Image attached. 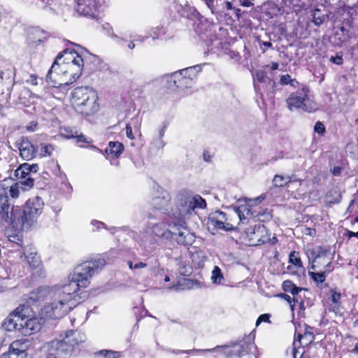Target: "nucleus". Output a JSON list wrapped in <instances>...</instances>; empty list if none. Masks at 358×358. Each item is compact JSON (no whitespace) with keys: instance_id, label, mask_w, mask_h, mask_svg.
Listing matches in <instances>:
<instances>
[{"instance_id":"nucleus-46","label":"nucleus","mask_w":358,"mask_h":358,"mask_svg":"<svg viewBox=\"0 0 358 358\" xmlns=\"http://www.w3.org/2000/svg\"><path fill=\"white\" fill-rule=\"evenodd\" d=\"M270 317L271 315L268 313L262 314L259 316L256 321V325L258 326L262 322H268L270 323Z\"/></svg>"},{"instance_id":"nucleus-36","label":"nucleus","mask_w":358,"mask_h":358,"mask_svg":"<svg viewBox=\"0 0 358 358\" xmlns=\"http://www.w3.org/2000/svg\"><path fill=\"white\" fill-rule=\"evenodd\" d=\"M294 301L292 304V311L294 312L295 309L297 310L298 313H300L301 311L305 310L304 300L301 297L299 294L297 295L294 296Z\"/></svg>"},{"instance_id":"nucleus-63","label":"nucleus","mask_w":358,"mask_h":358,"mask_svg":"<svg viewBox=\"0 0 358 358\" xmlns=\"http://www.w3.org/2000/svg\"><path fill=\"white\" fill-rule=\"evenodd\" d=\"M279 67V64L278 62H273L271 65V69L273 71L277 70Z\"/></svg>"},{"instance_id":"nucleus-51","label":"nucleus","mask_w":358,"mask_h":358,"mask_svg":"<svg viewBox=\"0 0 358 358\" xmlns=\"http://www.w3.org/2000/svg\"><path fill=\"white\" fill-rule=\"evenodd\" d=\"M280 296L289 304L290 308H292V304L294 303V296H293L292 297H291L289 295L287 294H281Z\"/></svg>"},{"instance_id":"nucleus-7","label":"nucleus","mask_w":358,"mask_h":358,"mask_svg":"<svg viewBox=\"0 0 358 358\" xmlns=\"http://www.w3.org/2000/svg\"><path fill=\"white\" fill-rule=\"evenodd\" d=\"M239 221L253 220L259 222H267L273 218V210L257 205L245 204L237 208Z\"/></svg>"},{"instance_id":"nucleus-50","label":"nucleus","mask_w":358,"mask_h":358,"mask_svg":"<svg viewBox=\"0 0 358 358\" xmlns=\"http://www.w3.org/2000/svg\"><path fill=\"white\" fill-rule=\"evenodd\" d=\"M291 81V76L289 74L282 75L280 78V83L282 85H288Z\"/></svg>"},{"instance_id":"nucleus-14","label":"nucleus","mask_w":358,"mask_h":358,"mask_svg":"<svg viewBox=\"0 0 358 358\" xmlns=\"http://www.w3.org/2000/svg\"><path fill=\"white\" fill-rule=\"evenodd\" d=\"M38 170V165L37 164H29L28 163H24L15 171L14 175L18 180L24 179V180L20 181L21 185L31 188L34 185V180L27 176L31 172L36 173Z\"/></svg>"},{"instance_id":"nucleus-40","label":"nucleus","mask_w":358,"mask_h":358,"mask_svg":"<svg viewBox=\"0 0 358 358\" xmlns=\"http://www.w3.org/2000/svg\"><path fill=\"white\" fill-rule=\"evenodd\" d=\"M273 184L275 187H282L287 184V181L284 176L275 175L273 180Z\"/></svg>"},{"instance_id":"nucleus-42","label":"nucleus","mask_w":358,"mask_h":358,"mask_svg":"<svg viewBox=\"0 0 358 358\" xmlns=\"http://www.w3.org/2000/svg\"><path fill=\"white\" fill-rule=\"evenodd\" d=\"M206 206V200L201 196H197L194 197V208H203Z\"/></svg>"},{"instance_id":"nucleus-56","label":"nucleus","mask_w":358,"mask_h":358,"mask_svg":"<svg viewBox=\"0 0 358 358\" xmlns=\"http://www.w3.org/2000/svg\"><path fill=\"white\" fill-rule=\"evenodd\" d=\"M11 238H13V239H10V241L15 242L17 244L20 245V246L22 245L23 241L21 238H20L17 235L11 236Z\"/></svg>"},{"instance_id":"nucleus-27","label":"nucleus","mask_w":358,"mask_h":358,"mask_svg":"<svg viewBox=\"0 0 358 358\" xmlns=\"http://www.w3.org/2000/svg\"><path fill=\"white\" fill-rule=\"evenodd\" d=\"M170 199L165 196H156L151 201V207L153 210H167L169 205Z\"/></svg>"},{"instance_id":"nucleus-43","label":"nucleus","mask_w":358,"mask_h":358,"mask_svg":"<svg viewBox=\"0 0 358 358\" xmlns=\"http://www.w3.org/2000/svg\"><path fill=\"white\" fill-rule=\"evenodd\" d=\"M314 131L320 136H322L326 131V128L322 122L317 121L315 124Z\"/></svg>"},{"instance_id":"nucleus-31","label":"nucleus","mask_w":358,"mask_h":358,"mask_svg":"<svg viewBox=\"0 0 358 358\" xmlns=\"http://www.w3.org/2000/svg\"><path fill=\"white\" fill-rule=\"evenodd\" d=\"M309 329H311L310 327H306L304 333L302 334L301 333H299L296 338L297 341L303 345H308L311 342H313L315 339V335L313 332L309 331Z\"/></svg>"},{"instance_id":"nucleus-11","label":"nucleus","mask_w":358,"mask_h":358,"mask_svg":"<svg viewBox=\"0 0 358 358\" xmlns=\"http://www.w3.org/2000/svg\"><path fill=\"white\" fill-rule=\"evenodd\" d=\"M252 342H241V343H234L231 345L216 346L212 349H206V352H219L223 354L227 358H233L235 357H241L250 353Z\"/></svg>"},{"instance_id":"nucleus-45","label":"nucleus","mask_w":358,"mask_h":358,"mask_svg":"<svg viewBox=\"0 0 358 358\" xmlns=\"http://www.w3.org/2000/svg\"><path fill=\"white\" fill-rule=\"evenodd\" d=\"M256 78L259 83H266L268 78L266 73L263 70H259L256 72Z\"/></svg>"},{"instance_id":"nucleus-52","label":"nucleus","mask_w":358,"mask_h":358,"mask_svg":"<svg viewBox=\"0 0 358 358\" xmlns=\"http://www.w3.org/2000/svg\"><path fill=\"white\" fill-rule=\"evenodd\" d=\"M227 54L232 59L238 60L241 58L240 54L237 51L229 50Z\"/></svg>"},{"instance_id":"nucleus-8","label":"nucleus","mask_w":358,"mask_h":358,"mask_svg":"<svg viewBox=\"0 0 358 358\" xmlns=\"http://www.w3.org/2000/svg\"><path fill=\"white\" fill-rule=\"evenodd\" d=\"M196 76L193 67L176 71L168 76V87L172 90L189 88L193 85Z\"/></svg>"},{"instance_id":"nucleus-6","label":"nucleus","mask_w":358,"mask_h":358,"mask_svg":"<svg viewBox=\"0 0 358 358\" xmlns=\"http://www.w3.org/2000/svg\"><path fill=\"white\" fill-rule=\"evenodd\" d=\"M238 219L237 209L235 213L227 214L220 210H215L209 214L208 217V227L215 231L224 230L226 231H233L236 229L234 226Z\"/></svg>"},{"instance_id":"nucleus-57","label":"nucleus","mask_w":358,"mask_h":358,"mask_svg":"<svg viewBox=\"0 0 358 358\" xmlns=\"http://www.w3.org/2000/svg\"><path fill=\"white\" fill-rule=\"evenodd\" d=\"M147 266L145 263H143L142 262H140L138 263H136L134 265V269H138V268H145Z\"/></svg>"},{"instance_id":"nucleus-5","label":"nucleus","mask_w":358,"mask_h":358,"mask_svg":"<svg viewBox=\"0 0 358 358\" xmlns=\"http://www.w3.org/2000/svg\"><path fill=\"white\" fill-rule=\"evenodd\" d=\"M309 87L303 85L296 92H292L286 99L288 109H301L307 113L316 111L318 109L317 103L309 99Z\"/></svg>"},{"instance_id":"nucleus-3","label":"nucleus","mask_w":358,"mask_h":358,"mask_svg":"<svg viewBox=\"0 0 358 358\" xmlns=\"http://www.w3.org/2000/svg\"><path fill=\"white\" fill-rule=\"evenodd\" d=\"M44 203L39 196L29 198L21 208H12L10 222L15 227L23 229L29 227L36 218L42 213Z\"/></svg>"},{"instance_id":"nucleus-38","label":"nucleus","mask_w":358,"mask_h":358,"mask_svg":"<svg viewBox=\"0 0 358 358\" xmlns=\"http://www.w3.org/2000/svg\"><path fill=\"white\" fill-rule=\"evenodd\" d=\"M53 150L54 148L50 144H41L40 156L41 157L50 156L52 155Z\"/></svg>"},{"instance_id":"nucleus-19","label":"nucleus","mask_w":358,"mask_h":358,"mask_svg":"<svg viewBox=\"0 0 358 358\" xmlns=\"http://www.w3.org/2000/svg\"><path fill=\"white\" fill-rule=\"evenodd\" d=\"M327 303L329 312L338 313L341 310V293L336 287L329 289L327 293Z\"/></svg>"},{"instance_id":"nucleus-47","label":"nucleus","mask_w":358,"mask_h":358,"mask_svg":"<svg viewBox=\"0 0 358 358\" xmlns=\"http://www.w3.org/2000/svg\"><path fill=\"white\" fill-rule=\"evenodd\" d=\"M38 124L36 121H31L26 126V129L29 132H33L38 129Z\"/></svg>"},{"instance_id":"nucleus-44","label":"nucleus","mask_w":358,"mask_h":358,"mask_svg":"<svg viewBox=\"0 0 358 358\" xmlns=\"http://www.w3.org/2000/svg\"><path fill=\"white\" fill-rule=\"evenodd\" d=\"M330 62L336 64L341 65L343 64V54L341 52H337L335 56H331L329 59Z\"/></svg>"},{"instance_id":"nucleus-16","label":"nucleus","mask_w":358,"mask_h":358,"mask_svg":"<svg viewBox=\"0 0 358 358\" xmlns=\"http://www.w3.org/2000/svg\"><path fill=\"white\" fill-rule=\"evenodd\" d=\"M77 55H79L78 52L74 50H69L68 48L60 52L56 57L54 62L52 63L50 69L48 71L46 75V80L52 79V74L53 71H56L57 65L59 64H67V63L71 62L72 61H76Z\"/></svg>"},{"instance_id":"nucleus-12","label":"nucleus","mask_w":358,"mask_h":358,"mask_svg":"<svg viewBox=\"0 0 358 358\" xmlns=\"http://www.w3.org/2000/svg\"><path fill=\"white\" fill-rule=\"evenodd\" d=\"M24 254L30 268L31 278L33 280L44 278L45 271L42 264L41 257L37 253L35 248L29 247L24 250Z\"/></svg>"},{"instance_id":"nucleus-59","label":"nucleus","mask_w":358,"mask_h":358,"mask_svg":"<svg viewBox=\"0 0 358 358\" xmlns=\"http://www.w3.org/2000/svg\"><path fill=\"white\" fill-rule=\"evenodd\" d=\"M1 358H18V357H17V356H15V354L3 353V354H2Z\"/></svg>"},{"instance_id":"nucleus-13","label":"nucleus","mask_w":358,"mask_h":358,"mask_svg":"<svg viewBox=\"0 0 358 358\" xmlns=\"http://www.w3.org/2000/svg\"><path fill=\"white\" fill-rule=\"evenodd\" d=\"M19 150L20 157L26 161H30L36 157L38 152V146L34 144L28 137L22 136L15 143Z\"/></svg>"},{"instance_id":"nucleus-33","label":"nucleus","mask_w":358,"mask_h":358,"mask_svg":"<svg viewBox=\"0 0 358 358\" xmlns=\"http://www.w3.org/2000/svg\"><path fill=\"white\" fill-rule=\"evenodd\" d=\"M282 289L286 292H290L293 296L297 295L302 290L301 287H297L292 280L283 281Z\"/></svg>"},{"instance_id":"nucleus-30","label":"nucleus","mask_w":358,"mask_h":358,"mask_svg":"<svg viewBox=\"0 0 358 358\" xmlns=\"http://www.w3.org/2000/svg\"><path fill=\"white\" fill-rule=\"evenodd\" d=\"M10 203L6 194H0V215L2 219L6 220L9 216Z\"/></svg>"},{"instance_id":"nucleus-32","label":"nucleus","mask_w":358,"mask_h":358,"mask_svg":"<svg viewBox=\"0 0 358 358\" xmlns=\"http://www.w3.org/2000/svg\"><path fill=\"white\" fill-rule=\"evenodd\" d=\"M327 202L330 204L338 203L342 198L340 191L336 187L331 188L325 194Z\"/></svg>"},{"instance_id":"nucleus-23","label":"nucleus","mask_w":358,"mask_h":358,"mask_svg":"<svg viewBox=\"0 0 358 358\" xmlns=\"http://www.w3.org/2000/svg\"><path fill=\"white\" fill-rule=\"evenodd\" d=\"M288 262L292 264L287 266V270L290 273H296L305 270L299 252L294 250L292 251L289 253Z\"/></svg>"},{"instance_id":"nucleus-53","label":"nucleus","mask_w":358,"mask_h":358,"mask_svg":"<svg viewBox=\"0 0 358 358\" xmlns=\"http://www.w3.org/2000/svg\"><path fill=\"white\" fill-rule=\"evenodd\" d=\"M27 82L33 85H38V76L35 74H31L29 76V79L27 80Z\"/></svg>"},{"instance_id":"nucleus-34","label":"nucleus","mask_w":358,"mask_h":358,"mask_svg":"<svg viewBox=\"0 0 358 358\" xmlns=\"http://www.w3.org/2000/svg\"><path fill=\"white\" fill-rule=\"evenodd\" d=\"M95 356H101L104 358H121L122 353L118 351L110 350H101L95 352Z\"/></svg>"},{"instance_id":"nucleus-17","label":"nucleus","mask_w":358,"mask_h":358,"mask_svg":"<svg viewBox=\"0 0 358 358\" xmlns=\"http://www.w3.org/2000/svg\"><path fill=\"white\" fill-rule=\"evenodd\" d=\"M106 264V261L103 258H98L91 261H87L81 264L76 268V270L89 280L95 271L102 268Z\"/></svg>"},{"instance_id":"nucleus-2","label":"nucleus","mask_w":358,"mask_h":358,"mask_svg":"<svg viewBox=\"0 0 358 358\" xmlns=\"http://www.w3.org/2000/svg\"><path fill=\"white\" fill-rule=\"evenodd\" d=\"M98 93L90 87H78L71 92V102L74 110L83 116H92L100 109Z\"/></svg>"},{"instance_id":"nucleus-18","label":"nucleus","mask_w":358,"mask_h":358,"mask_svg":"<svg viewBox=\"0 0 358 358\" xmlns=\"http://www.w3.org/2000/svg\"><path fill=\"white\" fill-rule=\"evenodd\" d=\"M83 341L80 332L70 330L66 333L65 336L59 343V346L64 351L72 352L75 347L78 346Z\"/></svg>"},{"instance_id":"nucleus-35","label":"nucleus","mask_w":358,"mask_h":358,"mask_svg":"<svg viewBox=\"0 0 358 358\" xmlns=\"http://www.w3.org/2000/svg\"><path fill=\"white\" fill-rule=\"evenodd\" d=\"M348 159L343 157L339 162V165L334 166L332 169H331V172L334 176H340L341 175L342 170L347 169L348 167Z\"/></svg>"},{"instance_id":"nucleus-22","label":"nucleus","mask_w":358,"mask_h":358,"mask_svg":"<svg viewBox=\"0 0 358 358\" xmlns=\"http://www.w3.org/2000/svg\"><path fill=\"white\" fill-rule=\"evenodd\" d=\"M124 150L123 143L119 141H110L105 149V155L107 159H116L119 158Z\"/></svg>"},{"instance_id":"nucleus-62","label":"nucleus","mask_w":358,"mask_h":358,"mask_svg":"<svg viewBox=\"0 0 358 358\" xmlns=\"http://www.w3.org/2000/svg\"><path fill=\"white\" fill-rule=\"evenodd\" d=\"M271 236V235L269 236ZM278 242V238L275 236H273L272 238L269 237V240L267 243H269L271 245H274Z\"/></svg>"},{"instance_id":"nucleus-55","label":"nucleus","mask_w":358,"mask_h":358,"mask_svg":"<svg viewBox=\"0 0 358 358\" xmlns=\"http://www.w3.org/2000/svg\"><path fill=\"white\" fill-rule=\"evenodd\" d=\"M344 236L347 237L348 239H350L352 237L358 238V231L354 232L350 230H346V231L344 234Z\"/></svg>"},{"instance_id":"nucleus-49","label":"nucleus","mask_w":358,"mask_h":358,"mask_svg":"<svg viewBox=\"0 0 358 358\" xmlns=\"http://www.w3.org/2000/svg\"><path fill=\"white\" fill-rule=\"evenodd\" d=\"M212 278L215 280L217 278H223L222 272L220 268L218 266H215L213 271V276Z\"/></svg>"},{"instance_id":"nucleus-61","label":"nucleus","mask_w":358,"mask_h":358,"mask_svg":"<svg viewBox=\"0 0 358 358\" xmlns=\"http://www.w3.org/2000/svg\"><path fill=\"white\" fill-rule=\"evenodd\" d=\"M289 85L294 87H296L299 85V83L296 79L291 78V81L290 83H289Z\"/></svg>"},{"instance_id":"nucleus-10","label":"nucleus","mask_w":358,"mask_h":358,"mask_svg":"<svg viewBox=\"0 0 358 358\" xmlns=\"http://www.w3.org/2000/svg\"><path fill=\"white\" fill-rule=\"evenodd\" d=\"M245 241L250 246L265 244L269 240L271 233L264 224H255L248 227L245 231Z\"/></svg>"},{"instance_id":"nucleus-1","label":"nucleus","mask_w":358,"mask_h":358,"mask_svg":"<svg viewBox=\"0 0 358 358\" xmlns=\"http://www.w3.org/2000/svg\"><path fill=\"white\" fill-rule=\"evenodd\" d=\"M89 284L90 280L76 271L73 274L69 282L64 286L63 296L62 299L58 301H55L51 304L55 317H62L67 314L71 309V306L73 304L71 301L72 299H75L78 295V292L81 288H86Z\"/></svg>"},{"instance_id":"nucleus-20","label":"nucleus","mask_w":358,"mask_h":358,"mask_svg":"<svg viewBox=\"0 0 358 358\" xmlns=\"http://www.w3.org/2000/svg\"><path fill=\"white\" fill-rule=\"evenodd\" d=\"M22 317V313L19 310V308H17L4 320L3 327L8 331H17L20 333Z\"/></svg>"},{"instance_id":"nucleus-21","label":"nucleus","mask_w":358,"mask_h":358,"mask_svg":"<svg viewBox=\"0 0 358 358\" xmlns=\"http://www.w3.org/2000/svg\"><path fill=\"white\" fill-rule=\"evenodd\" d=\"M50 294L48 286H40L30 292L28 296V302L31 304L42 302L45 300Z\"/></svg>"},{"instance_id":"nucleus-60","label":"nucleus","mask_w":358,"mask_h":358,"mask_svg":"<svg viewBox=\"0 0 358 358\" xmlns=\"http://www.w3.org/2000/svg\"><path fill=\"white\" fill-rule=\"evenodd\" d=\"M349 352L352 354L358 355V341L355 344V346L352 349L349 350Z\"/></svg>"},{"instance_id":"nucleus-64","label":"nucleus","mask_w":358,"mask_h":358,"mask_svg":"<svg viewBox=\"0 0 358 358\" xmlns=\"http://www.w3.org/2000/svg\"><path fill=\"white\" fill-rule=\"evenodd\" d=\"M203 159L206 162H209L210 160V156L208 151L203 152Z\"/></svg>"},{"instance_id":"nucleus-54","label":"nucleus","mask_w":358,"mask_h":358,"mask_svg":"<svg viewBox=\"0 0 358 358\" xmlns=\"http://www.w3.org/2000/svg\"><path fill=\"white\" fill-rule=\"evenodd\" d=\"M71 64H79L80 66H83V56L80 55H77V58H76V61H72L71 62H69V63H67V64H69L71 65Z\"/></svg>"},{"instance_id":"nucleus-26","label":"nucleus","mask_w":358,"mask_h":358,"mask_svg":"<svg viewBox=\"0 0 358 358\" xmlns=\"http://www.w3.org/2000/svg\"><path fill=\"white\" fill-rule=\"evenodd\" d=\"M24 343L21 341H13L9 347L8 352L7 353L15 354V356H17L18 358H27V353L26 350L22 348Z\"/></svg>"},{"instance_id":"nucleus-15","label":"nucleus","mask_w":358,"mask_h":358,"mask_svg":"<svg viewBox=\"0 0 358 358\" xmlns=\"http://www.w3.org/2000/svg\"><path fill=\"white\" fill-rule=\"evenodd\" d=\"M41 319L36 317H28L22 314L21 324H20V333L25 336H31L38 332L42 327Z\"/></svg>"},{"instance_id":"nucleus-37","label":"nucleus","mask_w":358,"mask_h":358,"mask_svg":"<svg viewBox=\"0 0 358 358\" xmlns=\"http://www.w3.org/2000/svg\"><path fill=\"white\" fill-rule=\"evenodd\" d=\"M20 182H13L10 187H9V194L10 196V197H12L13 199H16L20 195Z\"/></svg>"},{"instance_id":"nucleus-48","label":"nucleus","mask_w":358,"mask_h":358,"mask_svg":"<svg viewBox=\"0 0 358 358\" xmlns=\"http://www.w3.org/2000/svg\"><path fill=\"white\" fill-rule=\"evenodd\" d=\"M126 136L128 138L134 140L135 136L133 134L132 127L130 124H127L125 127Z\"/></svg>"},{"instance_id":"nucleus-29","label":"nucleus","mask_w":358,"mask_h":358,"mask_svg":"<svg viewBox=\"0 0 358 358\" xmlns=\"http://www.w3.org/2000/svg\"><path fill=\"white\" fill-rule=\"evenodd\" d=\"M334 40L335 43L341 46L350 40L349 31L344 27L339 28L334 34Z\"/></svg>"},{"instance_id":"nucleus-25","label":"nucleus","mask_w":358,"mask_h":358,"mask_svg":"<svg viewBox=\"0 0 358 358\" xmlns=\"http://www.w3.org/2000/svg\"><path fill=\"white\" fill-rule=\"evenodd\" d=\"M331 267V262L329 261L325 266V270L322 272H314L309 271L308 275L310 278L317 284V285L323 283L326 280L327 273L332 271Z\"/></svg>"},{"instance_id":"nucleus-39","label":"nucleus","mask_w":358,"mask_h":358,"mask_svg":"<svg viewBox=\"0 0 358 358\" xmlns=\"http://www.w3.org/2000/svg\"><path fill=\"white\" fill-rule=\"evenodd\" d=\"M331 253V247L327 246H318L317 248V255L315 259L327 257Z\"/></svg>"},{"instance_id":"nucleus-28","label":"nucleus","mask_w":358,"mask_h":358,"mask_svg":"<svg viewBox=\"0 0 358 358\" xmlns=\"http://www.w3.org/2000/svg\"><path fill=\"white\" fill-rule=\"evenodd\" d=\"M74 139L76 143L80 148H91L95 150L102 152L101 150L99 148L95 145H91L90 144L92 142V139L87 138L85 135L81 132H78Z\"/></svg>"},{"instance_id":"nucleus-58","label":"nucleus","mask_w":358,"mask_h":358,"mask_svg":"<svg viewBox=\"0 0 358 358\" xmlns=\"http://www.w3.org/2000/svg\"><path fill=\"white\" fill-rule=\"evenodd\" d=\"M241 5L245 7L253 6L252 0H243Z\"/></svg>"},{"instance_id":"nucleus-41","label":"nucleus","mask_w":358,"mask_h":358,"mask_svg":"<svg viewBox=\"0 0 358 358\" xmlns=\"http://www.w3.org/2000/svg\"><path fill=\"white\" fill-rule=\"evenodd\" d=\"M78 132H79L78 131L74 130L70 127L64 128L63 135L64 136L65 138H66L68 139H69V138L74 139Z\"/></svg>"},{"instance_id":"nucleus-24","label":"nucleus","mask_w":358,"mask_h":358,"mask_svg":"<svg viewBox=\"0 0 358 358\" xmlns=\"http://www.w3.org/2000/svg\"><path fill=\"white\" fill-rule=\"evenodd\" d=\"M83 70H87L89 73L95 72L98 70V65L100 64V58L90 52H87L83 56Z\"/></svg>"},{"instance_id":"nucleus-4","label":"nucleus","mask_w":358,"mask_h":358,"mask_svg":"<svg viewBox=\"0 0 358 358\" xmlns=\"http://www.w3.org/2000/svg\"><path fill=\"white\" fill-rule=\"evenodd\" d=\"M83 71V67L79 64L57 65L56 71H53L55 75L52 74V79L46 80V81L50 83L54 87L73 83L80 77Z\"/></svg>"},{"instance_id":"nucleus-9","label":"nucleus","mask_w":358,"mask_h":358,"mask_svg":"<svg viewBox=\"0 0 358 358\" xmlns=\"http://www.w3.org/2000/svg\"><path fill=\"white\" fill-rule=\"evenodd\" d=\"M162 226H164V224L162 223L155 224L153 226L152 230L156 236L162 238L165 237L166 238H174L175 236H178V237L176 238L177 241L181 244H186L184 233L180 231V229H185L187 227V222L183 216L180 215L169 224V227L173 230L176 228V230L178 231V233L169 229L164 232H160Z\"/></svg>"}]
</instances>
